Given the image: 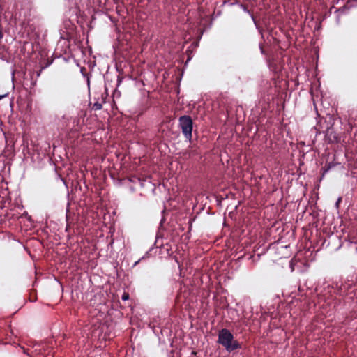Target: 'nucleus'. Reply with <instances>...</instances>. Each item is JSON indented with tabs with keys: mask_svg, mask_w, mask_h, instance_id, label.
Returning <instances> with one entry per match:
<instances>
[{
	"mask_svg": "<svg viewBox=\"0 0 357 357\" xmlns=\"http://www.w3.org/2000/svg\"><path fill=\"white\" fill-rule=\"evenodd\" d=\"M217 342L229 353L241 348V344L234 339V335L227 328L219 331Z\"/></svg>",
	"mask_w": 357,
	"mask_h": 357,
	"instance_id": "f257e3e1",
	"label": "nucleus"
},
{
	"mask_svg": "<svg viewBox=\"0 0 357 357\" xmlns=\"http://www.w3.org/2000/svg\"><path fill=\"white\" fill-rule=\"evenodd\" d=\"M178 127L181 129L184 137L190 142L192 141V132L193 128V121L188 115H183L178 119Z\"/></svg>",
	"mask_w": 357,
	"mask_h": 357,
	"instance_id": "f03ea898",
	"label": "nucleus"
},
{
	"mask_svg": "<svg viewBox=\"0 0 357 357\" xmlns=\"http://www.w3.org/2000/svg\"><path fill=\"white\" fill-rule=\"evenodd\" d=\"M325 140L328 143L338 142L339 137L332 126L327 128L325 133Z\"/></svg>",
	"mask_w": 357,
	"mask_h": 357,
	"instance_id": "7ed1b4c3",
	"label": "nucleus"
},
{
	"mask_svg": "<svg viewBox=\"0 0 357 357\" xmlns=\"http://www.w3.org/2000/svg\"><path fill=\"white\" fill-rule=\"evenodd\" d=\"M336 164L335 162H331L326 163L324 167L322 168L323 175L324 176L327 172H328L331 169L333 168Z\"/></svg>",
	"mask_w": 357,
	"mask_h": 357,
	"instance_id": "20e7f679",
	"label": "nucleus"
},
{
	"mask_svg": "<svg viewBox=\"0 0 357 357\" xmlns=\"http://www.w3.org/2000/svg\"><path fill=\"white\" fill-rule=\"evenodd\" d=\"M93 109L95 110H99V109H102V104L99 103V102H96L93 105Z\"/></svg>",
	"mask_w": 357,
	"mask_h": 357,
	"instance_id": "39448f33",
	"label": "nucleus"
},
{
	"mask_svg": "<svg viewBox=\"0 0 357 357\" xmlns=\"http://www.w3.org/2000/svg\"><path fill=\"white\" fill-rule=\"evenodd\" d=\"M129 299V294L127 292H124L122 295V300L127 301Z\"/></svg>",
	"mask_w": 357,
	"mask_h": 357,
	"instance_id": "423d86ee",
	"label": "nucleus"
},
{
	"mask_svg": "<svg viewBox=\"0 0 357 357\" xmlns=\"http://www.w3.org/2000/svg\"><path fill=\"white\" fill-rule=\"evenodd\" d=\"M61 179H62V181H63V182L64 185H65L66 186H67V181H66V178H61Z\"/></svg>",
	"mask_w": 357,
	"mask_h": 357,
	"instance_id": "0eeeda50",
	"label": "nucleus"
},
{
	"mask_svg": "<svg viewBox=\"0 0 357 357\" xmlns=\"http://www.w3.org/2000/svg\"><path fill=\"white\" fill-rule=\"evenodd\" d=\"M3 34L2 33V31L0 30V40L3 38Z\"/></svg>",
	"mask_w": 357,
	"mask_h": 357,
	"instance_id": "6e6552de",
	"label": "nucleus"
},
{
	"mask_svg": "<svg viewBox=\"0 0 357 357\" xmlns=\"http://www.w3.org/2000/svg\"><path fill=\"white\" fill-rule=\"evenodd\" d=\"M6 96V94H4V95H0V100L3 98L4 97Z\"/></svg>",
	"mask_w": 357,
	"mask_h": 357,
	"instance_id": "1a4fd4ad",
	"label": "nucleus"
},
{
	"mask_svg": "<svg viewBox=\"0 0 357 357\" xmlns=\"http://www.w3.org/2000/svg\"><path fill=\"white\" fill-rule=\"evenodd\" d=\"M79 119H77V125H78V124H79Z\"/></svg>",
	"mask_w": 357,
	"mask_h": 357,
	"instance_id": "9d476101",
	"label": "nucleus"
}]
</instances>
